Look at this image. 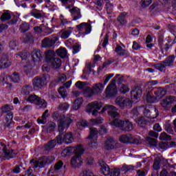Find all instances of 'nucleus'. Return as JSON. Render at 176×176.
<instances>
[{"label":"nucleus","mask_w":176,"mask_h":176,"mask_svg":"<svg viewBox=\"0 0 176 176\" xmlns=\"http://www.w3.org/2000/svg\"><path fill=\"white\" fill-rule=\"evenodd\" d=\"M19 31L22 34H24L25 32H28V31H30V25L27 22L22 23L19 25Z\"/></svg>","instance_id":"nucleus-30"},{"label":"nucleus","mask_w":176,"mask_h":176,"mask_svg":"<svg viewBox=\"0 0 176 176\" xmlns=\"http://www.w3.org/2000/svg\"><path fill=\"white\" fill-rule=\"evenodd\" d=\"M109 175L110 176H119L120 175V169H110V172H109Z\"/></svg>","instance_id":"nucleus-53"},{"label":"nucleus","mask_w":176,"mask_h":176,"mask_svg":"<svg viewBox=\"0 0 176 176\" xmlns=\"http://www.w3.org/2000/svg\"><path fill=\"white\" fill-rule=\"evenodd\" d=\"M16 56H19L21 60H25L28 56H30V53L27 52V51H22L21 52H19Z\"/></svg>","instance_id":"nucleus-49"},{"label":"nucleus","mask_w":176,"mask_h":176,"mask_svg":"<svg viewBox=\"0 0 176 176\" xmlns=\"http://www.w3.org/2000/svg\"><path fill=\"white\" fill-rule=\"evenodd\" d=\"M165 130L168 133V134H174V130H173V127H171L170 124H165Z\"/></svg>","instance_id":"nucleus-58"},{"label":"nucleus","mask_w":176,"mask_h":176,"mask_svg":"<svg viewBox=\"0 0 176 176\" xmlns=\"http://www.w3.org/2000/svg\"><path fill=\"white\" fill-rule=\"evenodd\" d=\"M136 176H146V171L139 169L136 172Z\"/></svg>","instance_id":"nucleus-63"},{"label":"nucleus","mask_w":176,"mask_h":176,"mask_svg":"<svg viewBox=\"0 0 176 176\" xmlns=\"http://www.w3.org/2000/svg\"><path fill=\"white\" fill-rule=\"evenodd\" d=\"M56 54L61 58L67 57V50L65 48H60L56 50Z\"/></svg>","instance_id":"nucleus-33"},{"label":"nucleus","mask_w":176,"mask_h":176,"mask_svg":"<svg viewBox=\"0 0 176 176\" xmlns=\"http://www.w3.org/2000/svg\"><path fill=\"white\" fill-rule=\"evenodd\" d=\"M13 109V106H10L9 104H5L4 106L1 107V112L3 113H9V112H12Z\"/></svg>","instance_id":"nucleus-39"},{"label":"nucleus","mask_w":176,"mask_h":176,"mask_svg":"<svg viewBox=\"0 0 176 176\" xmlns=\"http://www.w3.org/2000/svg\"><path fill=\"white\" fill-rule=\"evenodd\" d=\"M104 148L107 151L118 148V142L113 138H108L104 142Z\"/></svg>","instance_id":"nucleus-17"},{"label":"nucleus","mask_w":176,"mask_h":176,"mask_svg":"<svg viewBox=\"0 0 176 176\" xmlns=\"http://www.w3.org/2000/svg\"><path fill=\"white\" fill-rule=\"evenodd\" d=\"M43 58V52L39 50H36L32 53V60L34 63H38Z\"/></svg>","instance_id":"nucleus-18"},{"label":"nucleus","mask_w":176,"mask_h":176,"mask_svg":"<svg viewBox=\"0 0 176 176\" xmlns=\"http://www.w3.org/2000/svg\"><path fill=\"white\" fill-rule=\"evenodd\" d=\"M129 91H130V88H129L127 85L122 84L120 86V92L122 93V94H126V93H129Z\"/></svg>","instance_id":"nucleus-40"},{"label":"nucleus","mask_w":176,"mask_h":176,"mask_svg":"<svg viewBox=\"0 0 176 176\" xmlns=\"http://www.w3.org/2000/svg\"><path fill=\"white\" fill-rule=\"evenodd\" d=\"M12 120H13V112L7 113L6 115V127H10V123H12Z\"/></svg>","instance_id":"nucleus-28"},{"label":"nucleus","mask_w":176,"mask_h":176,"mask_svg":"<svg viewBox=\"0 0 176 176\" xmlns=\"http://www.w3.org/2000/svg\"><path fill=\"white\" fill-rule=\"evenodd\" d=\"M104 86H105V85H104L101 82H98V83L94 85V86L92 87L94 93H95V94H101L102 92V90H104Z\"/></svg>","instance_id":"nucleus-25"},{"label":"nucleus","mask_w":176,"mask_h":176,"mask_svg":"<svg viewBox=\"0 0 176 176\" xmlns=\"http://www.w3.org/2000/svg\"><path fill=\"white\" fill-rule=\"evenodd\" d=\"M3 145L4 147L2 149V153H0V159H1V160H10V159H14L17 155V153L14 152V150H9L5 144Z\"/></svg>","instance_id":"nucleus-10"},{"label":"nucleus","mask_w":176,"mask_h":176,"mask_svg":"<svg viewBox=\"0 0 176 176\" xmlns=\"http://www.w3.org/2000/svg\"><path fill=\"white\" fill-rule=\"evenodd\" d=\"M56 123L54 122H50L47 124V133H53L54 131V129H56Z\"/></svg>","instance_id":"nucleus-35"},{"label":"nucleus","mask_w":176,"mask_h":176,"mask_svg":"<svg viewBox=\"0 0 176 176\" xmlns=\"http://www.w3.org/2000/svg\"><path fill=\"white\" fill-rule=\"evenodd\" d=\"M102 103L101 102H92L89 104L87 112H92L93 116H97L99 109H101Z\"/></svg>","instance_id":"nucleus-13"},{"label":"nucleus","mask_w":176,"mask_h":176,"mask_svg":"<svg viewBox=\"0 0 176 176\" xmlns=\"http://www.w3.org/2000/svg\"><path fill=\"white\" fill-rule=\"evenodd\" d=\"M150 90H151V93L154 94V96L156 97V98H158V100H162L167 94V90H166L163 87H154L151 88Z\"/></svg>","instance_id":"nucleus-16"},{"label":"nucleus","mask_w":176,"mask_h":176,"mask_svg":"<svg viewBox=\"0 0 176 176\" xmlns=\"http://www.w3.org/2000/svg\"><path fill=\"white\" fill-rule=\"evenodd\" d=\"M28 100L30 102H33L38 105L39 108H46L47 107V102H46V100L36 96V95H30Z\"/></svg>","instance_id":"nucleus-11"},{"label":"nucleus","mask_w":176,"mask_h":176,"mask_svg":"<svg viewBox=\"0 0 176 176\" xmlns=\"http://www.w3.org/2000/svg\"><path fill=\"white\" fill-rule=\"evenodd\" d=\"M106 10L108 13V14H111L112 12H113V5H112L111 3H106Z\"/></svg>","instance_id":"nucleus-54"},{"label":"nucleus","mask_w":176,"mask_h":176,"mask_svg":"<svg viewBox=\"0 0 176 176\" xmlns=\"http://www.w3.org/2000/svg\"><path fill=\"white\" fill-rule=\"evenodd\" d=\"M147 95L146 96V101L148 104H153L157 100V98L155 96L153 93H152L151 89H146Z\"/></svg>","instance_id":"nucleus-23"},{"label":"nucleus","mask_w":176,"mask_h":176,"mask_svg":"<svg viewBox=\"0 0 176 176\" xmlns=\"http://www.w3.org/2000/svg\"><path fill=\"white\" fill-rule=\"evenodd\" d=\"M47 118L45 117L44 116H42L41 118H38L37 119V122L41 124H46L47 123Z\"/></svg>","instance_id":"nucleus-57"},{"label":"nucleus","mask_w":176,"mask_h":176,"mask_svg":"<svg viewBox=\"0 0 176 176\" xmlns=\"http://www.w3.org/2000/svg\"><path fill=\"white\" fill-rule=\"evenodd\" d=\"M80 176H94V173L89 169H85L80 173Z\"/></svg>","instance_id":"nucleus-50"},{"label":"nucleus","mask_w":176,"mask_h":176,"mask_svg":"<svg viewBox=\"0 0 176 176\" xmlns=\"http://www.w3.org/2000/svg\"><path fill=\"white\" fill-rule=\"evenodd\" d=\"M85 85H86L85 82L78 81L77 82H76V87L80 89H83L85 87Z\"/></svg>","instance_id":"nucleus-61"},{"label":"nucleus","mask_w":176,"mask_h":176,"mask_svg":"<svg viewBox=\"0 0 176 176\" xmlns=\"http://www.w3.org/2000/svg\"><path fill=\"white\" fill-rule=\"evenodd\" d=\"M99 166H100L102 174L104 175H109L110 174L111 168L102 160H99Z\"/></svg>","instance_id":"nucleus-19"},{"label":"nucleus","mask_w":176,"mask_h":176,"mask_svg":"<svg viewBox=\"0 0 176 176\" xmlns=\"http://www.w3.org/2000/svg\"><path fill=\"white\" fill-rule=\"evenodd\" d=\"M69 12L73 17V21H76V20H79L82 17V14H80V9L77 7H73L72 9L69 10Z\"/></svg>","instance_id":"nucleus-20"},{"label":"nucleus","mask_w":176,"mask_h":176,"mask_svg":"<svg viewBox=\"0 0 176 176\" xmlns=\"http://www.w3.org/2000/svg\"><path fill=\"white\" fill-rule=\"evenodd\" d=\"M107 111L109 116L112 119L110 122L111 126H116L122 130V131H131L133 130V124L129 120L123 121L119 118L118 108L113 105L106 104L100 111L101 113Z\"/></svg>","instance_id":"nucleus-2"},{"label":"nucleus","mask_w":176,"mask_h":176,"mask_svg":"<svg viewBox=\"0 0 176 176\" xmlns=\"http://www.w3.org/2000/svg\"><path fill=\"white\" fill-rule=\"evenodd\" d=\"M72 34V30H61L60 31V38L62 39H68L69 38V35Z\"/></svg>","instance_id":"nucleus-32"},{"label":"nucleus","mask_w":176,"mask_h":176,"mask_svg":"<svg viewBox=\"0 0 176 176\" xmlns=\"http://www.w3.org/2000/svg\"><path fill=\"white\" fill-rule=\"evenodd\" d=\"M58 91L62 98H67V97H68V92H67V89H65V87H59Z\"/></svg>","instance_id":"nucleus-38"},{"label":"nucleus","mask_w":176,"mask_h":176,"mask_svg":"<svg viewBox=\"0 0 176 176\" xmlns=\"http://www.w3.org/2000/svg\"><path fill=\"white\" fill-rule=\"evenodd\" d=\"M12 63L9 61V58H8V56L3 55L1 58L0 59V69L8 68L10 67Z\"/></svg>","instance_id":"nucleus-21"},{"label":"nucleus","mask_w":176,"mask_h":176,"mask_svg":"<svg viewBox=\"0 0 176 176\" xmlns=\"http://www.w3.org/2000/svg\"><path fill=\"white\" fill-rule=\"evenodd\" d=\"M55 56H56V53L54 52V51L50 50L47 51L45 54V58H46L47 63H48L49 64H51L54 69H58V68L61 67L62 62L60 58H57V57L55 58Z\"/></svg>","instance_id":"nucleus-6"},{"label":"nucleus","mask_w":176,"mask_h":176,"mask_svg":"<svg viewBox=\"0 0 176 176\" xmlns=\"http://www.w3.org/2000/svg\"><path fill=\"white\" fill-rule=\"evenodd\" d=\"M115 102L116 105L120 107L121 109H124L125 107L131 108V100L129 98H124L122 96H118L116 98Z\"/></svg>","instance_id":"nucleus-12"},{"label":"nucleus","mask_w":176,"mask_h":176,"mask_svg":"<svg viewBox=\"0 0 176 176\" xmlns=\"http://www.w3.org/2000/svg\"><path fill=\"white\" fill-rule=\"evenodd\" d=\"M138 112H142L143 115L149 119H155L157 116H159V111H157V109L153 108L149 109L146 106H139L133 109L131 113L138 115Z\"/></svg>","instance_id":"nucleus-3"},{"label":"nucleus","mask_w":176,"mask_h":176,"mask_svg":"<svg viewBox=\"0 0 176 176\" xmlns=\"http://www.w3.org/2000/svg\"><path fill=\"white\" fill-rule=\"evenodd\" d=\"M160 148H161V149H167V148H168V142H160Z\"/></svg>","instance_id":"nucleus-64"},{"label":"nucleus","mask_w":176,"mask_h":176,"mask_svg":"<svg viewBox=\"0 0 176 176\" xmlns=\"http://www.w3.org/2000/svg\"><path fill=\"white\" fill-rule=\"evenodd\" d=\"M118 94V89L116 87H111V85L107 86L106 89V96L107 97H115Z\"/></svg>","instance_id":"nucleus-22"},{"label":"nucleus","mask_w":176,"mask_h":176,"mask_svg":"<svg viewBox=\"0 0 176 176\" xmlns=\"http://www.w3.org/2000/svg\"><path fill=\"white\" fill-rule=\"evenodd\" d=\"M49 74H43L41 76H36L32 80L33 89L38 90L42 89L46 85V80L50 79Z\"/></svg>","instance_id":"nucleus-8"},{"label":"nucleus","mask_w":176,"mask_h":176,"mask_svg":"<svg viewBox=\"0 0 176 176\" xmlns=\"http://www.w3.org/2000/svg\"><path fill=\"white\" fill-rule=\"evenodd\" d=\"M82 104V98H78L76 100H74V104H73V108L76 111L79 109L80 108V105Z\"/></svg>","instance_id":"nucleus-36"},{"label":"nucleus","mask_w":176,"mask_h":176,"mask_svg":"<svg viewBox=\"0 0 176 176\" xmlns=\"http://www.w3.org/2000/svg\"><path fill=\"white\" fill-rule=\"evenodd\" d=\"M64 163L63 161H58L56 162L54 166V171H58V170H61L63 168Z\"/></svg>","instance_id":"nucleus-52"},{"label":"nucleus","mask_w":176,"mask_h":176,"mask_svg":"<svg viewBox=\"0 0 176 176\" xmlns=\"http://www.w3.org/2000/svg\"><path fill=\"white\" fill-rule=\"evenodd\" d=\"M109 39V36L108 34H106L104 37L103 43L102 44V47L105 49L107 47V45H108V41Z\"/></svg>","instance_id":"nucleus-60"},{"label":"nucleus","mask_w":176,"mask_h":176,"mask_svg":"<svg viewBox=\"0 0 176 176\" xmlns=\"http://www.w3.org/2000/svg\"><path fill=\"white\" fill-rule=\"evenodd\" d=\"M12 19V15L9 14V12H4L2 14V15L0 17V20L1 21H8V20H10Z\"/></svg>","instance_id":"nucleus-45"},{"label":"nucleus","mask_w":176,"mask_h":176,"mask_svg":"<svg viewBox=\"0 0 176 176\" xmlns=\"http://www.w3.org/2000/svg\"><path fill=\"white\" fill-rule=\"evenodd\" d=\"M131 170H134V166L132 165H123L122 168V170L127 173V171H130Z\"/></svg>","instance_id":"nucleus-55"},{"label":"nucleus","mask_w":176,"mask_h":176,"mask_svg":"<svg viewBox=\"0 0 176 176\" xmlns=\"http://www.w3.org/2000/svg\"><path fill=\"white\" fill-rule=\"evenodd\" d=\"M52 118L56 122H58V129L59 131V135L56 136V141L58 144H71L74 141V136L72 133H67L63 135V133L65 129H68L69 126H71V123L74 122L72 118H71L70 114H67L66 116L64 115H60L58 112L55 111L53 115Z\"/></svg>","instance_id":"nucleus-1"},{"label":"nucleus","mask_w":176,"mask_h":176,"mask_svg":"<svg viewBox=\"0 0 176 176\" xmlns=\"http://www.w3.org/2000/svg\"><path fill=\"white\" fill-rule=\"evenodd\" d=\"M87 126H89V123L85 120H80L76 123L78 129H80L81 127H87Z\"/></svg>","instance_id":"nucleus-41"},{"label":"nucleus","mask_w":176,"mask_h":176,"mask_svg":"<svg viewBox=\"0 0 176 176\" xmlns=\"http://www.w3.org/2000/svg\"><path fill=\"white\" fill-rule=\"evenodd\" d=\"M152 3V0H142L141 1V6L142 8H148L149 5Z\"/></svg>","instance_id":"nucleus-56"},{"label":"nucleus","mask_w":176,"mask_h":176,"mask_svg":"<svg viewBox=\"0 0 176 176\" xmlns=\"http://www.w3.org/2000/svg\"><path fill=\"white\" fill-rule=\"evenodd\" d=\"M142 94V90H141L140 88H135L131 91V97L133 100H138V98L141 97Z\"/></svg>","instance_id":"nucleus-27"},{"label":"nucleus","mask_w":176,"mask_h":176,"mask_svg":"<svg viewBox=\"0 0 176 176\" xmlns=\"http://www.w3.org/2000/svg\"><path fill=\"white\" fill-rule=\"evenodd\" d=\"M73 152H74L75 155L72 157L71 160V164L72 167L76 168L78 167H80L82 164H83V160H82V155L85 150L82 148L81 146H78L76 148H74Z\"/></svg>","instance_id":"nucleus-5"},{"label":"nucleus","mask_w":176,"mask_h":176,"mask_svg":"<svg viewBox=\"0 0 176 176\" xmlns=\"http://www.w3.org/2000/svg\"><path fill=\"white\" fill-rule=\"evenodd\" d=\"M84 96L85 97H91L94 94H95L94 89L89 87H87L85 89H83Z\"/></svg>","instance_id":"nucleus-34"},{"label":"nucleus","mask_w":176,"mask_h":176,"mask_svg":"<svg viewBox=\"0 0 176 176\" xmlns=\"http://www.w3.org/2000/svg\"><path fill=\"white\" fill-rule=\"evenodd\" d=\"M57 145V140H51L44 145V151H52Z\"/></svg>","instance_id":"nucleus-26"},{"label":"nucleus","mask_w":176,"mask_h":176,"mask_svg":"<svg viewBox=\"0 0 176 176\" xmlns=\"http://www.w3.org/2000/svg\"><path fill=\"white\" fill-rule=\"evenodd\" d=\"M160 162H162V159L157 157L155 159L153 167L155 170H159L160 168Z\"/></svg>","instance_id":"nucleus-42"},{"label":"nucleus","mask_w":176,"mask_h":176,"mask_svg":"<svg viewBox=\"0 0 176 176\" xmlns=\"http://www.w3.org/2000/svg\"><path fill=\"white\" fill-rule=\"evenodd\" d=\"M119 141L122 144H135V145H138V144H141L142 142L140 138H136L131 134L120 135L119 137Z\"/></svg>","instance_id":"nucleus-9"},{"label":"nucleus","mask_w":176,"mask_h":176,"mask_svg":"<svg viewBox=\"0 0 176 176\" xmlns=\"http://www.w3.org/2000/svg\"><path fill=\"white\" fill-rule=\"evenodd\" d=\"M118 56H120V57H123V56H126V57H129V56H130V53L128 52L127 50H122L120 52H118V54H117Z\"/></svg>","instance_id":"nucleus-59"},{"label":"nucleus","mask_w":176,"mask_h":176,"mask_svg":"<svg viewBox=\"0 0 176 176\" xmlns=\"http://www.w3.org/2000/svg\"><path fill=\"white\" fill-rule=\"evenodd\" d=\"M10 80L14 83H19L20 82V74L18 72H14L10 76Z\"/></svg>","instance_id":"nucleus-31"},{"label":"nucleus","mask_w":176,"mask_h":176,"mask_svg":"<svg viewBox=\"0 0 176 176\" xmlns=\"http://www.w3.org/2000/svg\"><path fill=\"white\" fill-rule=\"evenodd\" d=\"M79 50H80V45H79V44H75L73 46V54H76V53H78Z\"/></svg>","instance_id":"nucleus-62"},{"label":"nucleus","mask_w":176,"mask_h":176,"mask_svg":"<svg viewBox=\"0 0 176 176\" xmlns=\"http://www.w3.org/2000/svg\"><path fill=\"white\" fill-rule=\"evenodd\" d=\"M127 15V13L126 12H121L120 14L118 16L117 19V21L120 23V25H124L126 23V16Z\"/></svg>","instance_id":"nucleus-29"},{"label":"nucleus","mask_w":176,"mask_h":176,"mask_svg":"<svg viewBox=\"0 0 176 176\" xmlns=\"http://www.w3.org/2000/svg\"><path fill=\"white\" fill-rule=\"evenodd\" d=\"M174 60H175V56L174 55L169 56L166 58L162 63H157L153 65L155 69H158L161 72H166V67H171L174 65Z\"/></svg>","instance_id":"nucleus-7"},{"label":"nucleus","mask_w":176,"mask_h":176,"mask_svg":"<svg viewBox=\"0 0 176 176\" xmlns=\"http://www.w3.org/2000/svg\"><path fill=\"white\" fill-rule=\"evenodd\" d=\"M56 41L54 39L49 38V37H45L41 43L43 47H52L54 46Z\"/></svg>","instance_id":"nucleus-24"},{"label":"nucleus","mask_w":176,"mask_h":176,"mask_svg":"<svg viewBox=\"0 0 176 176\" xmlns=\"http://www.w3.org/2000/svg\"><path fill=\"white\" fill-rule=\"evenodd\" d=\"M136 122L138 126H140L141 127H143L144 125L148 124V121L145 120V118L144 117L139 118Z\"/></svg>","instance_id":"nucleus-43"},{"label":"nucleus","mask_w":176,"mask_h":176,"mask_svg":"<svg viewBox=\"0 0 176 176\" xmlns=\"http://www.w3.org/2000/svg\"><path fill=\"white\" fill-rule=\"evenodd\" d=\"M68 108H69V104L67 102L60 103L58 107L59 111H67Z\"/></svg>","instance_id":"nucleus-48"},{"label":"nucleus","mask_w":176,"mask_h":176,"mask_svg":"<svg viewBox=\"0 0 176 176\" xmlns=\"http://www.w3.org/2000/svg\"><path fill=\"white\" fill-rule=\"evenodd\" d=\"M76 27L79 32H82V35H87L91 32V25L89 23L83 22Z\"/></svg>","instance_id":"nucleus-14"},{"label":"nucleus","mask_w":176,"mask_h":176,"mask_svg":"<svg viewBox=\"0 0 176 176\" xmlns=\"http://www.w3.org/2000/svg\"><path fill=\"white\" fill-rule=\"evenodd\" d=\"M146 141L152 146H156V145H157V140H156V138L148 137L146 138Z\"/></svg>","instance_id":"nucleus-44"},{"label":"nucleus","mask_w":176,"mask_h":176,"mask_svg":"<svg viewBox=\"0 0 176 176\" xmlns=\"http://www.w3.org/2000/svg\"><path fill=\"white\" fill-rule=\"evenodd\" d=\"M31 16L35 17V19H42V14L41 11L37 9H33L30 12Z\"/></svg>","instance_id":"nucleus-37"},{"label":"nucleus","mask_w":176,"mask_h":176,"mask_svg":"<svg viewBox=\"0 0 176 176\" xmlns=\"http://www.w3.org/2000/svg\"><path fill=\"white\" fill-rule=\"evenodd\" d=\"M90 135L88 137V138L89 140H91V138H93V137H94V135H97L98 134V131L97 130L96 128H90Z\"/></svg>","instance_id":"nucleus-51"},{"label":"nucleus","mask_w":176,"mask_h":176,"mask_svg":"<svg viewBox=\"0 0 176 176\" xmlns=\"http://www.w3.org/2000/svg\"><path fill=\"white\" fill-rule=\"evenodd\" d=\"M55 158L53 156H43L40 157L38 160L32 159L30 161V164H32L34 169L38 168H38H43L47 164H52Z\"/></svg>","instance_id":"nucleus-4"},{"label":"nucleus","mask_w":176,"mask_h":176,"mask_svg":"<svg viewBox=\"0 0 176 176\" xmlns=\"http://www.w3.org/2000/svg\"><path fill=\"white\" fill-rule=\"evenodd\" d=\"M32 87L30 85H25L23 87L21 93L22 94H25L26 96L31 93Z\"/></svg>","instance_id":"nucleus-47"},{"label":"nucleus","mask_w":176,"mask_h":176,"mask_svg":"<svg viewBox=\"0 0 176 176\" xmlns=\"http://www.w3.org/2000/svg\"><path fill=\"white\" fill-rule=\"evenodd\" d=\"M160 140L162 141H170V140H171V136L170 135H167L165 132H163L160 135Z\"/></svg>","instance_id":"nucleus-46"},{"label":"nucleus","mask_w":176,"mask_h":176,"mask_svg":"<svg viewBox=\"0 0 176 176\" xmlns=\"http://www.w3.org/2000/svg\"><path fill=\"white\" fill-rule=\"evenodd\" d=\"M174 101H175V97L168 96L165 99L162 100L161 106L165 111H170Z\"/></svg>","instance_id":"nucleus-15"}]
</instances>
